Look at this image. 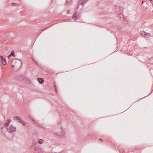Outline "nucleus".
<instances>
[{"label":"nucleus","instance_id":"1","mask_svg":"<svg viewBox=\"0 0 153 153\" xmlns=\"http://www.w3.org/2000/svg\"><path fill=\"white\" fill-rule=\"evenodd\" d=\"M11 64H12V67L14 68V67H20L21 65V62L20 61L15 59L11 61Z\"/></svg>","mask_w":153,"mask_h":153},{"label":"nucleus","instance_id":"2","mask_svg":"<svg viewBox=\"0 0 153 153\" xmlns=\"http://www.w3.org/2000/svg\"><path fill=\"white\" fill-rule=\"evenodd\" d=\"M37 144V143H36V142L34 141L33 142L32 145L31 146V148H34V150H35L36 153H40L41 152V147H40L39 146H36Z\"/></svg>","mask_w":153,"mask_h":153},{"label":"nucleus","instance_id":"3","mask_svg":"<svg viewBox=\"0 0 153 153\" xmlns=\"http://www.w3.org/2000/svg\"><path fill=\"white\" fill-rule=\"evenodd\" d=\"M13 120H17L18 121V122H19V123H22L23 126H24L25 125V123L22 120H21L20 118L16 116H14V117H13Z\"/></svg>","mask_w":153,"mask_h":153},{"label":"nucleus","instance_id":"4","mask_svg":"<svg viewBox=\"0 0 153 153\" xmlns=\"http://www.w3.org/2000/svg\"><path fill=\"white\" fill-rule=\"evenodd\" d=\"M79 17H80V16H79V13L76 11L74 13V14L73 15L72 18L74 20H76L77 19H79Z\"/></svg>","mask_w":153,"mask_h":153},{"label":"nucleus","instance_id":"5","mask_svg":"<svg viewBox=\"0 0 153 153\" xmlns=\"http://www.w3.org/2000/svg\"><path fill=\"white\" fill-rule=\"evenodd\" d=\"M88 0H80L79 3L78 4L77 6L76 7V9H77L79 7V6L80 5H83Z\"/></svg>","mask_w":153,"mask_h":153},{"label":"nucleus","instance_id":"6","mask_svg":"<svg viewBox=\"0 0 153 153\" xmlns=\"http://www.w3.org/2000/svg\"><path fill=\"white\" fill-rule=\"evenodd\" d=\"M1 61H2V64L4 65H6V64H7V63H6V59L3 58V56L1 55L0 56Z\"/></svg>","mask_w":153,"mask_h":153},{"label":"nucleus","instance_id":"7","mask_svg":"<svg viewBox=\"0 0 153 153\" xmlns=\"http://www.w3.org/2000/svg\"><path fill=\"white\" fill-rule=\"evenodd\" d=\"M9 129L13 132H14L16 131V127L11 125L9 126Z\"/></svg>","mask_w":153,"mask_h":153},{"label":"nucleus","instance_id":"8","mask_svg":"<svg viewBox=\"0 0 153 153\" xmlns=\"http://www.w3.org/2000/svg\"><path fill=\"white\" fill-rule=\"evenodd\" d=\"M20 79V80L21 81L24 80V81H26V82L27 83H29V79H27L24 76H22V77L20 78V79Z\"/></svg>","mask_w":153,"mask_h":153},{"label":"nucleus","instance_id":"9","mask_svg":"<svg viewBox=\"0 0 153 153\" xmlns=\"http://www.w3.org/2000/svg\"><path fill=\"white\" fill-rule=\"evenodd\" d=\"M38 81L40 84H42L44 82V80L41 78H38L37 79Z\"/></svg>","mask_w":153,"mask_h":153},{"label":"nucleus","instance_id":"10","mask_svg":"<svg viewBox=\"0 0 153 153\" xmlns=\"http://www.w3.org/2000/svg\"><path fill=\"white\" fill-rule=\"evenodd\" d=\"M123 7L120 6L119 7V10H118H118H116V12H117L118 13H122L123 12Z\"/></svg>","mask_w":153,"mask_h":153},{"label":"nucleus","instance_id":"11","mask_svg":"<svg viewBox=\"0 0 153 153\" xmlns=\"http://www.w3.org/2000/svg\"><path fill=\"white\" fill-rule=\"evenodd\" d=\"M11 122V120L9 119H8L7 120V122L5 123V125L7 127L9 125V123Z\"/></svg>","mask_w":153,"mask_h":153},{"label":"nucleus","instance_id":"12","mask_svg":"<svg viewBox=\"0 0 153 153\" xmlns=\"http://www.w3.org/2000/svg\"><path fill=\"white\" fill-rule=\"evenodd\" d=\"M64 132L62 131V132L61 133L59 134H57V136H59L61 137H64Z\"/></svg>","mask_w":153,"mask_h":153},{"label":"nucleus","instance_id":"13","mask_svg":"<svg viewBox=\"0 0 153 153\" xmlns=\"http://www.w3.org/2000/svg\"><path fill=\"white\" fill-rule=\"evenodd\" d=\"M15 54H14V51H11V52L10 54L8 56V57H11L12 56H13V55H14Z\"/></svg>","mask_w":153,"mask_h":153},{"label":"nucleus","instance_id":"14","mask_svg":"<svg viewBox=\"0 0 153 153\" xmlns=\"http://www.w3.org/2000/svg\"><path fill=\"white\" fill-rule=\"evenodd\" d=\"M149 63L150 64H153V58H151L149 60Z\"/></svg>","mask_w":153,"mask_h":153},{"label":"nucleus","instance_id":"15","mask_svg":"<svg viewBox=\"0 0 153 153\" xmlns=\"http://www.w3.org/2000/svg\"><path fill=\"white\" fill-rule=\"evenodd\" d=\"M43 142V140L42 139H39L38 140V143H39V144H42Z\"/></svg>","mask_w":153,"mask_h":153},{"label":"nucleus","instance_id":"16","mask_svg":"<svg viewBox=\"0 0 153 153\" xmlns=\"http://www.w3.org/2000/svg\"><path fill=\"white\" fill-rule=\"evenodd\" d=\"M32 60L34 62V63H35V65L36 66H38V65H37L38 63H37V62H36V61L35 60L33 59V58H32Z\"/></svg>","mask_w":153,"mask_h":153},{"label":"nucleus","instance_id":"17","mask_svg":"<svg viewBox=\"0 0 153 153\" xmlns=\"http://www.w3.org/2000/svg\"><path fill=\"white\" fill-rule=\"evenodd\" d=\"M4 128V126H3V124L0 123V129L1 130Z\"/></svg>","mask_w":153,"mask_h":153},{"label":"nucleus","instance_id":"18","mask_svg":"<svg viewBox=\"0 0 153 153\" xmlns=\"http://www.w3.org/2000/svg\"><path fill=\"white\" fill-rule=\"evenodd\" d=\"M143 36H144V37H149L150 36V35L149 33L146 34V35Z\"/></svg>","mask_w":153,"mask_h":153},{"label":"nucleus","instance_id":"19","mask_svg":"<svg viewBox=\"0 0 153 153\" xmlns=\"http://www.w3.org/2000/svg\"><path fill=\"white\" fill-rule=\"evenodd\" d=\"M71 0H66V3L67 4H69L71 2Z\"/></svg>","mask_w":153,"mask_h":153},{"label":"nucleus","instance_id":"20","mask_svg":"<svg viewBox=\"0 0 153 153\" xmlns=\"http://www.w3.org/2000/svg\"><path fill=\"white\" fill-rule=\"evenodd\" d=\"M149 34V33H146V32H142V33H141V34H142V36L146 34Z\"/></svg>","mask_w":153,"mask_h":153},{"label":"nucleus","instance_id":"21","mask_svg":"<svg viewBox=\"0 0 153 153\" xmlns=\"http://www.w3.org/2000/svg\"><path fill=\"white\" fill-rule=\"evenodd\" d=\"M120 17L122 18V16H123V14H122V13H120Z\"/></svg>","mask_w":153,"mask_h":153},{"label":"nucleus","instance_id":"22","mask_svg":"<svg viewBox=\"0 0 153 153\" xmlns=\"http://www.w3.org/2000/svg\"><path fill=\"white\" fill-rule=\"evenodd\" d=\"M11 5H12V6H15V5H16V4L14 3H13L11 4Z\"/></svg>","mask_w":153,"mask_h":153},{"label":"nucleus","instance_id":"23","mask_svg":"<svg viewBox=\"0 0 153 153\" xmlns=\"http://www.w3.org/2000/svg\"><path fill=\"white\" fill-rule=\"evenodd\" d=\"M99 141H101V142H102V139H99Z\"/></svg>","mask_w":153,"mask_h":153},{"label":"nucleus","instance_id":"24","mask_svg":"<svg viewBox=\"0 0 153 153\" xmlns=\"http://www.w3.org/2000/svg\"><path fill=\"white\" fill-rule=\"evenodd\" d=\"M115 7V9H116L117 8V5H115V7Z\"/></svg>","mask_w":153,"mask_h":153},{"label":"nucleus","instance_id":"25","mask_svg":"<svg viewBox=\"0 0 153 153\" xmlns=\"http://www.w3.org/2000/svg\"><path fill=\"white\" fill-rule=\"evenodd\" d=\"M54 90H55V91H56V92L57 91V90L56 89V87H54Z\"/></svg>","mask_w":153,"mask_h":153},{"label":"nucleus","instance_id":"26","mask_svg":"<svg viewBox=\"0 0 153 153\" xmlns=\"http://www.w3.org/2000/svg\"><path fill=\"white\" fill-rule=\"evenodd\" d=\"M48 27H46L45 28H44V29H43V30H44L47 29Z\"/></svg>","mask_w":153,"mask_h":153},{"label":"nucleus","instance_id":"27","mask_svg":"<svg viewBox=\"0 0 153 153\" xmlns=\"http://www.w3.org/2000/svg\"><path fill=\"white\" fill-rule=\"evenodd\" d=\"M32 120H33V121L36 122V121H35V120L34 119H33Z\"/></svg>","mask_w":153,"mask_h":153},{"label":"nucleus","instance_id":"28","mask_svg":"<svg viewBox=\"0 0 153 153\" xmlns=\"http://www.w3.org/2000/svg\"><path fill=\"white\" fill-rule=\"evenodd\" d=\"M150 2H151V3H152L153 1L152 0H150Z\"/></svg>","mask_w":153,"mask_h":153},{"label":"nucleus","instance_id":"29","mask_svg":"<svg viewBox=\"0 0 153 153\" xmlns=\"http://www.w3.org/2000/svg\"><path fill=\"white\" fill-rule=\"evenodd\" d=\"M121 151H122V152H124V150H121Z\"/></svg>","mask_w":153,"mask_h":153},{"label":"nucleus","instance_id":"30","mask_svg":"<svg viewBox=\"0 0 153 153\" xmlns=\"http://www.w3.org/2000/svg\"><path fill=\"white\" fill-rule=\"evenodd\" d=\"M143 1H142V3L143 4Z\"/></svg>","mask_w":153,"mask_h":153},{"label":"nucleus","instance_id":"31","mask_svg":"<svg viewBox=\"0 0 153 153\" xmlns=\"http://www.w3.org/2000/svg\"><path fill=\"white\" fill-rule=\"evenodd\" d=\"M152 12H153V11H152Z\"/></svg>","mask_w":153,"mask_h":153}]
</instances>
